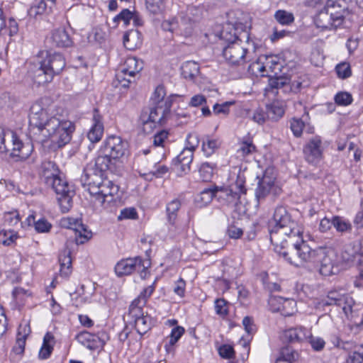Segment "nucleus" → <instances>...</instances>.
Instances as JSON below:
<instances>
[{
    "label": "nucleus",
    "instance_id": "nucleus-59",
    "mask_svg": "<svg viewBox=\"0 0 363 363\" xmlns=\"http://www.w3.org/2000/svg\"><path fill=\"white\" fill-rule=\"evenodd\" d=\"M266 115L267 113L262 109L257 108L255 110L252 116H250V118L258 124H262L267 118Z\"/></svg>",
    "mask_w": 363,
    "mask_h": 363
},
{
    "label": "nucleus",
    "instance_id": "nucleus-31",
    "mask_svg": "<svg viewBox=\"0 0 363 363\" xmlns=\"http://www.w3.org/2000/svg\"><path fill=\"white\" fill-rule=\"evenodd\" d=\"M129 325L133 326L138 334L143 335L150 329L152 318L148 315H143V316L135 319V320L133 321V323H130Z\"/></svg>",
    "mask_w": 363,
    "mask_h": 363
},
{
    "label": "nucleus",
    "instance_id": "nucleus-53",
    "mask_svg": "<svg viewBox=\"0 0 363 363\" xmlns=\"http://www.w3.org/2000/svg\"><path fill=\"white\" fill-rule=\"evenodd\" d=\"M333 225L340 232H345L350 228V223L339 216H334L333 218Z\"/></svg>",
    "mask_w": 363,
    "mask_h": 363
},
{
    "label": "nucleus",
    "instance_id": "nucleus-35",
    "mask_svg": "<svg viewBox=\"0 0 363 363\" xmlns=\"http://www.w3.org/2000/svg\"><path fill=\"white\" fill-rule=\"evenodd\" d=\"M220 145L218 139L211 138L207 136L202 143V151L207 157L211 156Z\"/></svg>",
    "mask_w": 363,
    "mask_h": 363
},
{
    "label": "nucleus",
    "instance_id": "nucleus-63",
    "mask_svg": "<svg viewBox=\"0 0 363 363\" xmlns=\"http://www.w3.org/2000/svg\"><path fill=\"white\" fill-rule=\"evenodd\" d=\"M227 234L230 238L238 239L242 235L243 231L240 228L232 224L228 226Z\"/></svg>",
    "mask_w": 363,
    "mask_h": 363
},
{
    "label": "nucleus",
    "instance_id": "nucleus-55",
    "mask_svg": "<svg viewBox=\"0 0 363 363\" xmlns=\"http://www.w3.org/2000/svg\"><path fill=\"white\" fill-rule=\"evenodd\" d=\"M228 302L223 298H218L215 301V310L216 314L224 316L228 313Z\"/></svg>",
    "mask_w": 363,
    "mask_h": 363
},
{
    "label": "nucleus",
    "instance_id": "nucleus-28",
    "mask_svg": "<svg viewBox=\"0 0 363 363\" xmlns=\"http://www.w3.org/2000/svg\"><path fill=\"white\" fill-rule=\"evenodd\" d=\"M123 44L128 50H135L142 45L141 33L138 30L127 31L123 35Z\"/></svg>",
    "mask_w": 363,
    "mask_h": 363
},
{
    "label": "nucleus",
    "instance_id": "nucleus-7",
    "mask_svg": "<svg viewBox=\"0 0 363 363\" xmlns=\"http://www.w3.org/2000/svg\"><path fill=\"white\" fill-rule=\"evenodd\" d=\"M66 65L65 57L60 53L47 54L45 59L38 61L33 70V79L39 84L50 82L60 74Z\"/></svg>",
    "mask_w": 363,
    "mask_h": 363
},
{
    "label": "nucleus",
    "instance_id": "nucleus-11",
    "mask_svg": "<svg viewBox=\"0 0 363 363\" xmlns=\"http://www.w3.org/2000/svg\"><path fill=\"white\" fill-rule=\"evenodd\" d=\"M159 86L155 88L154 96L151 98V104L148 107L143 109L139 121L143 125V130L145 133L150 134L157 128L158 122L157 118L158 116L157 109L159 108V94L157 91Z\"/></svg>",
    "mask_w": 363,
    "mask_h": 363
},
{
    "label": "nucleus",
    "instance_id": "nucleus-15",
    "mask_svg": "<svg viewBox=\"0 0 363 363\" xmlns=\"http://www.w3.org/2000/svg\"><path fill=\"white\" fill-rule=\"evenodd\" d=\"M241 43V40L237 39L223 48V55L230 64L238 65L246 62L247 49Z\"/></svg>",
    "mask_w": 363,
    "mask_h": 363
},
{
    "label": "nucleus",
    "instance_id": "nucleus-24",
    "mask_svg": "<svg viewBox=\"0 0 363 363\" xmlns=\"http://www.w3.org/2000/svg\"><path fill=\"white\" fill-rule=\"evenodd\" d=\"M274 177L269 176L267 172L262 179H259L257 187L255 189V197L258 202L269 194L274 185Z\"/></svg>",
    "mask_w": 363,
    "mask_h": 363
},
{
    "label": "nucleus",
    "instance_id": "nucleus-13",
    "mask_svg": "<svg viewBox=\"0 0 363 363\" xmlns=\"http://www.w3.org/2000/svg\"><path fill=\"white\" fill-rule=\"evenodd\" d=\"M354 303V301L351 296L336 290L329 291L326 298L319 303L323 306L334 305L340 307L346 315L352 313Z\"/></svg>",
    "mask_w": 363,
    "mask_h": 363
},
{
    "label": "nucleus",
    "instance_id": "nucleus-50",
    "mask_svg": "<svg viewBox=\"0 0 363 363\" xmlns=\"http://www.w3.org/2000/svg\"><path fill=\"white\" fill-rule=\"evenodd\" d=\"M352 95L346 91H341L337 93L335 96V101L340 106H347L352 102Z\"/></svg>",
    "mask_w": 363,
    "mask_h": 363
},
{
    "label": "nucleus",
    "instance_id": "nucleus-47",
    "mask_svg": "<svg viewBox=\"0 0 363 363\" xmlns=\"http://www.w3.org/2000/svg\"><path fill=\"white\" fill-rule=\"evenodd\" d=\"M132 18H133V13L129 9H124L113 18V22L117 25L119 21H122L127 26Z\"/></svg>",
    "mask_w": 363,
    "mask_h": 363
},
{
    "label": "nucleus",
    "instance_id": "nucleus-10",
    "mask_svg": "<svg viewBox=\"0 0 363 363\" xmlns=\"http://www.w3.org/2000/svg\"><path fill=\"white\" fill-rule=\"evenodd\" d=\"M143 68V62L136 57H128L123 65L116 74V79L122 87L128 88L131 83L135 82V76Z\"/></svg>",
    "mask_w": 363,
    "mask_h": 363
},
{
    "label": "nucleus",
    "instance_id": "nucleus-29",
    "mask_svg": "<svg viewBox=\"0 0 363 363\" xmlns=\"http://www.w3.org/2000/svg\"><path fill=\"white\" fill-rule=\"evenodd\" d=\"M182 75L190 81H194L200 72L199 65L194 61H187L181 67Z\"/></svg>",
    "mask_w": 363,
    "mask_h": 363
},
{
    "label": "nucleus",
    "instance_id": "nucleus-57",
    "mask_svg": "<svg viewBox=\"0 0 363 363\" xmlns=\"http://www.w3.org/2000/svg\"><path fill=\"white\" fill-rule=\"evenodd\" d=\"M308 340L309 341L313 349L316 351H320L325 347V342L321 337H313L311 334V336L308 337Z\"/></svg>",
    "mask_w": 363,
    "mask_h": 363
},
{
    "label": "nucleus",
    "instance_id": "nucleus-43",
    "mask_svg": "<svg viewBox=\"0 0 363 363\" xmlns=\"http://www.w3.org/2000/svg\"><path fill=\"white\" fill-rule=\"evenodd\" d=\"M27 335L28 333L26 332V328H24L23 335L21 331H18L16 343L12 349L13 352L16 354H22L24 352Z\"/></svg>",
    "mask_w": 363,
    "mask_h": 363
},
{
    "label": "nucleus",
    "instance_id": "nucleus-60",
    "mask_svg": "<svg viewBox=\"0 0 363 363\" xmlns=\"http://www.w3.org/2000/svg\"><path fill=\"white\" fill-rule=\"evenodd\" d=\"M138 217V213L134 208H124L121 211L118 216V219H135Z\"/></svg>",
    "mask_w": 363,
    "mask_h": 363
},
{
    "label": "nucleus",
    "instance_id": "nucleus-58",
    "mask_svg": "<svg viewBox=\"0 0 363 363\" xmlns=\"http://www.w3.org/2000/svg\"><path fill=\"white\" fill-rule=\"evenodd\" d=\"M219 354L225 359H230L234 357V350L233 347L229 345H223L220 346L218 349Z\"/></svg>",
    "mask_w": 363,
    "mask_h": 363
},
{
    "label": "nucleus",
    "instance_id": "nucleus-5",
    "mask_svg": "<svg viewBox=\"0 0 363 363\" xmlns=\"http://www.w3.org/2000/svg\"><path fill=\"white\" fill-rule=\"evenodd\" d=\"M41 168L45 183L55 192L61 211L67 213L72 207L74 190L67 182L60 177V170L54 162L44 161Z\"/></svg>",
    "mask_w": 363,
    "mask_h": 363
},
{
    "label": "nucleus",
    "instance_id": "nucleus-9",
    "mask_svg": "<svg viewBox=\"0 0 363 363\" xmlns=\"http://www.w3.org/2000/svg\"><path fill=\"white\" fill-rule=\"evenodd\" d=\"M149 259H143L140 257H129L118 261L114 268L116 274L118 277L129 275L137 271L142 278H145L149 274L148 268L150 267Z\"/></svg>",
    "mask_w": 363,
    "mask_h": 363
},
{
    "label": "nucleus",
    "instance_id": "nucleus-22",
    "mask_svg": "<svg viewBox=\"0 0 363 363\" xmlns=\"http://www.w3.org/2000/svg\"><path fill=\"white\" fill-rule=\"evenodd\" d=\"M76 340L86 348L94 350L102 348L106 342L99 335L83 331L76 335Z\"/></svg>",
    "mask_w": 363,
    "mask_h": 363
},
{
    "label": "nucleus",
    "instance_id": "nucleus-61",
    "mask_svg": "<svg viewBox=\"0 0 363 363\" xmlns=\"http://www.w3.org/2000/svg\"><path fill=\"white\" fill-rule=\"evenodd\" d=\"M233 101L225 102L222 104H216L213 107V111L215 114H228L229 112V106L233 104Z\"/></svg>",
    "mask_w": 363,
    "mask_h": 363
},
{
    "label": "nucleus",
    "instance_id": "nucleus-42",
    "mask_svg": "<svg viewBox=\"0 0 363 363\" xmlns=\"http://www.w3.org/2000/svg\"><path fill=\"white\" fill-rule=\"evenodd\" d=\"M361 255L351 246L345 247L342 252V260L345 262H356L360 260Z\"/></svg>",
    "mask_w": 363,
    "mask_h": 363
},
{
    "label": "nucleus",
    "instance_id": "nucleus-23",
    "mask_svg": "<svg viewBox=\"0 0 363 363\" xmlns=\"http://www.w3.org/2000/svg\"><path fill=\"white\" fill-rule=\"evenodd\" d=\"M93 124L87 133V138L92 143L99 142L104 134V124L102 116L99 114L98 109L95 108L92 118Z\"/></svg>",
    "mask_w": 363,
    "mask_h": 363
},
{
    "label": "nucleus",
    "instance_id": "nucleus-2",
    "mask_svg": "<svg viewBox=\"0 0 363 363\" xmlns=\"http://www.w3.org/2000/svg\"><path fill=\"white\" fill-rule=\"evenodd\" d=\"M28 118L30 133L50 138L58 147L70 142L75 130L72 121L60 119L55 113L52 106L45 107L40 101L31 106Z\"/></svg>",
    "mask_w": 363,
    "mask_h": 363
},
{
    "label": "nucleus",
    "instance_id": "nucleus-41",
    "mask_svg": "<svg viewBox=\"0 0 363 363\" xmlns=\"http://www.w3.org/2000/svg\"><path fill=\"white\" fill-rule=\"evenodd\" d=\"M269 85L272 89L282 90L283 92L289 91V79L287 78H272L269 80Z\"/></svg>",
    "mask_w": 363,
    "mask_h": 363
},
{
    "label": "nucleus",
    "instance_id": "nucleus-14",
    "mask_svg": "<svg viewBox=\"0 0 363 363\" xmlns=\"http://www.w3.org/2000/svg\"><path fill=\"white\" fill-rule=\"evenodd\" d=\"M127 150V142L119 136L111 135L104 141L101 152L117 160L125 155Z\"/></svg>",
    "mask_w": 363,
    "mask_h": 363
},
{
    "label": "nucleus",
    "instance_id": "nucleus-20",
    "mask_svg": "<svg viewBox=\"0 0 363 363\" xmlns=\"http://www.w3.org/2000/svg\"><path fill=\"white\" fill-rule=\"evenodd\" d=\"M256 65L262 76L268 75L269 73L277 75L281 71V65L275 56L260 57Z\"/></svg>",
    "mask_w": 363,
    "mask_h": 363
},
{
    "label": "nucleus",
    "instance_id": "nucleus-27",
    "mask_svg": "<svg viewBox=\"0 0 363 363\" xmlns=\"http://www.w3.org/2000/svg\"><path fill=\"white\" fill-rule=\"evenodd\" d=\"M58 260L60 266V275L65 278L68 277L72 273V268L71 250L67 246L60 252Z\"/></svg>",
    "mask_w": 363,
    "mask_h": 363
},
{
    "label": "nucleus",
    "instance_id": "nucleus-21",
    "mask_svg": "<svg viewBox=\"0 0 363 363\" xmlns=\"http://www.w3.org/2000/svg\"><path fill=\"white\" fill-rule=\"evenodd\" d=\"M311 332L303 327L292 328L284 331L282 339L289 343H302L308 341Z\"/></svg>",
    "mask_w": 363,
    "mask_h": 363
},
{
    "label": "nucleus",
    "instance_id": "nucleus-19",
    "mask_svg": "<svg viewBox=\"0 0 363 363\" xmlns=\"http://www.w3.org/2000/svg\"><path fill=\"white\" fill-rule=\"evenodd\" d=\"M195 26V23L189 18H183L180 24H178L175 18L164 20L162 23V28L165 31L172 33L177 28H179L183 35H191Z\"/></svg>",
    "mask_w": 363,
    "mask_h": 363
},
{
    "label": "nucleus",
    "instance_id": "nucleus-12",
    "mask_svg": "<svg viewBox=\"0 0 363 363\" xmlns=\"http://www.w3.org/2000/svg\"><path fill=\"white\" fill-rule=\"evenodd\" d=\"M153 291L154 287L148 286L131 302L128 313L124 315V320L128 324L133 323L135 319L144 315L143 307L145 305L147 298L151 296Z\"/></svg>",
    "mask_w": 363,
    "mask_h": 363
},
{
    "label": "nucleus",
    "instance_id": "nucleus-37",
    "mask_svg": "<svg viewBox=\"0 0 363 363\" xmlns=\"http://www.w3.org/2000/svg\"><path fill=\"white\" fill-rule=\"evenodd\" d=\"M284 113V108L278 103H273L267 106V117L269 119L277 121L281 118Z\"/></svg>",
    "mask_w": 363,
    "mask_h": 363
},
{
    "label": "nucleus",
    "instance_id": "nucleus-33",
    "mask_svg": "<svg viewBox=\"0 0 363 363\" xmlns=\"http://www.w3.org/2000/svg\"><path fill=\"white\" fill-rule=\"evenodd\" d=\"M53 340L54 337L51 333H47L43 337V343L38 354L40 359H45L50 356L53 350V346L52 345Z\"/></svg>",
    "mask_w": 363,
    "mask_h": 363
},
{
    "label": "nucleus",
    "instance_id": "nucleus-40",
    "mask_svg": "<svg viewBox=\"0 0 363 363\" xmlns=\"http://www.w3.org/2000/svg\"><path fill=\"white\" fill-rule=\"evenodd\" d=\"M146 11L153 22L157 21L159 0H145Z\"/></svg>",
    "mask_w": 363,
    "mask_h": 363
},
{
    "label": "nucleus",
    "instance_id": "nucleus-39",
    "mask_svg": "<svg viewBox=\"0 0 363 363\" xmlns=\"http://www.w3.org/2000/svg\"><path fill=\"white\" fill-rule=\"evenodd\" d=\"M213 197L216 198L215 187L207 188L201 191L200 194L197 196L196 201L201 206H205L208 204Z\"/></svg>",
    "mask_w": 363,
    "mask_h": 363
},
{
    "label": "nucleus",
    "instance_id": "nucleus-4",
    "mask_svg": "<svg viewBox=\"0 0 363 363\" xmlns=\"http://www.w3.org/2000/svg\"><path fill=\"white\" fill-rule=\"evenodd\" d=\"M80 183L94 198L95 202L104 208H107L114 200L113 196L119 190L117 185L104 178V174L95 169L92 165H88L84 169Z\"/></svg>",
    "mask_w": 363,
    "mask_h": 363
},
{
    "label": "nucleus",
    "instance_id": "nucleus-44",
    "mask_svg": "<svg viewBox=\"0 0 363 363\" xmlns=\"http://www.w3.org/2000/svg\"><path fill=\"white\" fill-rule=\"evenodd\" d=\"M275 19L281 25H289L294 21L292 13L285 10H278L274 14Z\"/></svg>",
    "mask_w": 363,
    "mask_h": 363
},
{
    "label": "nucleus",
    "instance_id": "nucleus-51",
    "mask_svg": "<svg viewBox=\"0 0 363 363\" xmlns=\"http://www.w3.org/2000/svg\"><path fill=\"white\" fill-rule=\"evenodd\" d=\"M199 145V135L196 133H191L187 135L185 148L194 152Z\"/></svg>",
    "mask_w": 363,
    "mask_h": 363
},
{
    "label": "nucleus",
    "instance_id": "nucleus-45",
    "mask_svg": "<svg viewBox=\"0 0 363 363\" xmlns=\"http://www.w3.org/2000/svg\"><path fill=\"white\" fill-rule=\"evenodd\" d=\"M199 174L203 182H210L213 176V167L209 163H203L199 168Z\"/></svg>",
    "mask_w": 363,
    "mask_h": 363
},
{
    "label": "nucleus",
    "instance_id": "nucleus-32",
    "mask_svg": "<svg viewBox=\"0 0 363 363\" xmlns=\"http://www.w3.org/2000/svg\"><path fill=\"white\" fill-rule=\"evenodd\" d=\"M184 328L182 326H175L172 328L169 336V342L165 344L164 348L167 354L174 352V345L184 333Z\"/></svg>",
    "mask_w": 363,
    "mask_h": 363
},
{
    "label": "nucleus",
    "instance_id": "nucleus-34",
    "mask_svg": "<svg viewBox=\"0 0 363 363\" xmlns=\"http://www.w3.org/2000/svg\"><path fill=\"white\" fill-rule=\"evenodd\" d=\"M193 157L194 152L185 147L177 157V162L181 165V169L183 172L189 169Z\"/></svg>",
    "mask_w": 363,
    "mask_h": 363
},
{
    "label": "nucleus",
    "instance_id": "nucleus-17",
    "mask_svg": "<svg viewBox=\"0 0 363 363\" xmlns=\"http://www.w3.org/2000/svg\"><path fill=\"white\" fill-rule=\"evenodd\" d=\"M344 21V16L340 13L334 14L327 11H321L317 16L315 23L317 27L323 29H336L340 26Z\"/></svg>",
    "mask_w": 363,
    "mask_h": 363
},
{
    "label": "nucleus",
    "instance_id": "nucleus-62",
    "mask_svg": "<svg viewBox=\"0 0 363 363\" xmlns=\"http://www.w3.org/2000/svg\"><path fill=\"white\" fill-rule=\"evenodd\" d=\"M345 363H363V353L355 349L350 352Z\"/></svg>",
    "mask_w": 363,
    "mask_h": 363
},
{
    "label": "nucleus",
    "instance_id": "nucleus-18",
    "mask_svg": "<svg viewBox=\"0 0 363 363\" xmlns=\"http://www.w3.org/2000/svg\"><path fill=\"white\" fill-rule=\"evenodd\" d=\"M62 223L66 228L74 231L75 242L77 245L84 244L91 236V233L87 230L86 226L77 218H68L62 220Z\"/></svg>",
    "mask_w": 363,
    "mask_h": 363
},
{
    "label": "nucleus",
    "instance_id": "nucleus-36",
    "mask_svg": "<svg viewBox=\"0 0 363 363\" xmlns=\"http://www.w3.org/2000/svg\"><path fill=\"white\" fill-rule=\"evenodd\" d=\"M299 353L290 347H283L281 350L280 357L277 359H281L288 363H294L298 361Z\"/></svg>",
    "mask_w": 363,
    "mask_h": 363
},
{
    "label": "nucleus",
    "instance_id": "nucleus-26",
    "mask_svg": "<svg viewBox=\"0 0 363 363\" xmlns=\"http://www.w3.org/2000/svg\"><path fill=\"white\" fill-rule=\"evenodd\" d=\"M50 40L52 45L57 48H67L72 44V40L64 28H59L52 31Z\"/></svg>",
    "mask_w": 363,
    "mask_h": 363
},
{
    "label": "nucleus",
    "instance_id": "nucleus-56",
    "mask_svg": "<svg viewBox=\"0 0 363 363\" xmlns=\"http://www.w3.org/2000/svg\"><path fill=\"white\" fill-rule=\"evenodd\" d=\"M35 230L38 233H48L50 230L52 225L45 218H40L35 223Z\"/></svg>",
    "mask_w": 363,
    "mask_h": 363
},
{
    "label": "nucleus",
    "instance_id": "nucleus-64",
    "mask_svg": "<svg viewBox=\"0 0 363 363\" xmlns=\"http://www.w3.org/2000/svg\"><path fill=\"white\" fill-rule=\"evenodd\" d=\"M332 338H333L332 339V342H333V343L334 344L335 346H336L337 347H340V348H342V349L345 350H350L352 346V345H353V343L351 342H344V341H342L337 335H334Z\"/></svg>",
    "mask_w": 363,
    "mask_h": 363
},
{
    "label": "nucleus",
    "instance_id": "nucleus-49",
    "mask_svg": "<svg viewBox=\"0 0 363 363\" xmlns=\"http://www.w3.org/2000/svg\"><path fill=\"white\" fill-rule=\"evenodd\" d=\"M255 146L253 145L252 141H242L240 144V147L238 150V153L240 154L241 156L245 157L254 152L255 151Z\"/></svg>",
    "mask_w": 363,
    "mask_h": 363
},
{
    "label": "nucleus",
    "instance_id": "nucleus-25",
    "mask_svg": "<svg viewBox=\"0 0 363 363\" xmlns=\"http://www.w3.org/2000/svg\"><path fill=\"white\" fill-rule=\"evenodd\" d=\"M18 32V23L13 18H10L8 23L6 22L4 11L0 8V38L6 39V36L10 38L16 35Z\"/></svg>",
    "mask_w": 363,
    "mask_h": 363
},
{
    "label": "nucleus",
    "instance_id": "nucleus-8",
    "mask_svg": "<svg viewBox=\"0 0 363 363\" xmlns=\"http://www.w3.org/2000/svg\"><path fill=\"white\" fill-rule=\"evenodd\" d=\"M33 150V145L28 142L23 143L11 130L0 126V155L10 152L11 157L26 160Z\"/></svg>",
    "mask_w": 363,
    "mask_h": 363
},
{
    "label": "nucleus",
    "instance_id": "nucleus-48",
    "mask_svg": "<svg viewBox=\"0 0 363 363\" xmlns=\"http://www.w3.org/2000/svg\"><path fill=\"white\" fill-rule=\"evenodd\" d=\"M337 74L339 78L346 79L351 76L352 71L349 63L342 62L337 65L335 67Z\"/></svg>",
    "mask_w": 363,
    "mask_h": 363
},
{
    "label": "nucleus",
    "instance_id": "nucleus-46",
    "mask_svg": "<svg viewBox=\"0 0 363 363\" xmlns=\"http://www.w3.org/2000/svg\"><path fill=\"white\" fill-rule=\"evenodd\" d=\"M279 299L283 301L281 305L283 313L286 316L291 315L296 308V302L295 300L292 298H283L281 297H280Z\"/></svg>",
    "mask_w": 363,
    "mask_h": 363
},
{
    "label": "nucleus",
    "instance_id": "nucleus-52",
    "mask_svg": "<svg viewBox=\"0 0 363 363\" xmlns=\"http://www.w3.org/2000/svg\"><path fill=\"white\" fill-rule=\"evenodd\" d=\"M20 222V216L17 211L6 212L4 214V223L9 226H15Z\"/></svg>",
    "mask_w": 363,
    "mask_h": 363
},
{
    "label": "nucleus",
    "instance_id": "nucleus-54",
    "mask_svg": "<svg viewBox=\"0 0 363 363\" xmlns=\"http://www.w3.org/2000/svg\"><path fill=\"white\" fill-rule=\"evenodd\" d=\"M304 127L303 121L300 118H293L291 121V130L296 137H300Z\"/></svg>",
    "mask_w": 363,
    "mask_h": 363
},
{
    "label": "nucleus",
    "instance_id": "nucleus-1",
    "mask_svg": "<svg viewBox=\"0 0 363 363\" xmlns=\"http://www.w3.org/2000/svg\"><path fill=\"white\" fill-rule=\"evenodd\" d=\"M269 234L274 250L294 265L298 251L303 245H308L303 240V228L291 218L284 206L275 208L269 221Z\"/></svg>",
    "mask_w": 363,
    "mask_h": 363
},
{
    "label": "nucleus",
    "instance_id": "nucleus-30",
    "mask_svg": "<svg viewBox=\"0 0 363 363\" xmlns=\"http://www.w3.org/2000/svg\"><path fill=\"white\" fill-rule=\"evenodd\" d=\"M116 162V160L115 159L109 157V155H106V154L102 153V155L96 157L95 164L92 167L104 174V172L108 169L111 170Z\"/></svg>",
    "mask_w": 363,
    "mask_h": 363
},
{
    "label": "nucleus",
    "instance_id": "nucleus-16",
    "mask_svg": "<svg viewBox=\"0 0 363 363\" xmlns=\"http://www.w3.org/2000/svg\"><path fill=\"white\" fill-rule=\"evenodd\" d=\"M323 147L320 137L313 136L303 147L306 160L313 164H318L323 158Z\"/></svg>",
    "mask_w": 363,
    "mask_h": 363
},
{
    "label": "nucleus",
    "instance_id": "nucleus-38",
    "mask_svg": "<svg viewBox=\"0 0 363 363\" xmlns=\"http://www.w3.org/2000/svg\"><path fill=\"white\" fill-rule=\"evenodd\" d=\"M181 206V202L178 199H174L169 203H167L166 207V211L167 215L168 221L170 223H174L177 216V212Z\"/></svg>",
    "mask_w": 363,
    "mask_h": 363
},
{
    "label": "nucleus",
    "instance_id": "nucleus-3",
    "mask_svg": "<svg viewBox=\"0 0 363 363\" xmlns=\"http://www.w3.org/2000/svg\"><path fill=\"white\" fill-rule=\"evenodd\" d=\"M298 254L294 261L296 267H319V272L323 276H330L339 270L337 255L333 249L313 248L309 245H303Z\"/></svg>",
    "mask_w": 363,
    "mask_h": 363
},
{
    "label": "nucleus",
    "instance_id": "nucleus-6",
    "mask_svg": "<svg viewBox=\"0 0 363 363\" xmlns=\"http://www.w3.org/2000/svg\"><path fill=\"white\" fill-rule=\"evenodd\" d=\"M245 179V171L238 167H233L229 174L228 186H215L216 198L223 200L227 204H237L241 196L246 194Z\"/></svg>",
    "mask_w": 363,
    "mask_h": 363
}]
</instances>
